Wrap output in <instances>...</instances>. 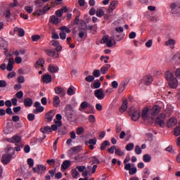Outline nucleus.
<instances>
[{"instance_id": "49", "label": "nucleus", "mask_w": 180, "mask_h": 180, "mask_svg": "<svg viewBox=\"0 0 180 180\" xmlns=\"http://www.w3.org/2000/svg\"><path fill=\"white\" fill-rule=\"evenodd\" d=\"M133 167H134V164L127 163L124 165V169L125 171H130Z\"/></svg>"}, {"instance_id": "56", "label": "nucleus", "mask_w": 180, "mask_h": 180, "mask_svg": "<svg viewBox=\"0 0 180 180\" xmlns=\"http://www.w3.org/2000/svg\"><path fill=\"white\" fill-rule=\"evenodd\" d=\"M73 13L76 15L75 18H77V19H79V17L81 16V11L77 8H75Z\"/></svg>"}, {"instance_id": "6", "label": "nucleus", "mask_w": 180, "mask_h": 180, "mask_svg": "<svg viewBox=\"0 0 180 180\" xmlns=\"http://www.w3.org/2000/svg\"><path fill=\"white\" fill-rule=\"evenodd\" d=\"M141 118L143 120H153V115H151V112L148 109V107H146L142 110Z\"/></svg>"}, {"instance_id": "50", "label": "nucleus", "mask_w": 180, "mask_h": 180, "mask_svg": "<svg viewBox=\"0 0 180 180\" xmlns=\"http://www.w3.org/2000/svg\"><path fill=\"white\" fill-rule=\"evenodd\" d=\"M44 13L43 12V10H41V9L36 10L34 11V13H32V15L34 16H36V15L40 16V15H44Z\"/></svg>"}, {"instance_id": "40", "label": "nucleus", "mask_w": 180, "mask_h": 180, "mask_svg": "<svg viewBox=\"0 0 180 180\" xmlns=\"http://www.w3.org/2000/svg\"><path fill=\"white\" fill-rule=\"evenodd\" d=\"M126 86H127V83L126 82H122V83L119 86V91L123 92L124 89H126Z\"/></svg>"}, {"instance_id": "12", "label": "nucleus", "mask_w": 180, "mask_h": 180, "mask_svg": "<svg viewBox=\"0 0 180 180\" xmlns=\"http://www.w3.org/2000/svg\"><path fill=\"white\" fill-rule=\"evenodd\" d=\"M25 53L26 51L25 50L15 51L14 52L15 56H17L15 59V61L17 64H20V63H22V58L19 57V56H23Z\"/></svg>"}, {"instance_id": "14", "label": "nucleus", "mask_w": 180, "mask_h": 180, "mask_svg": "<svg viewBox=\"0 0 180 180\" xmlns=\"http://www.w3.org/2000/svg\"><path fill=\"white\" fill-rule=\"evenodd\" d=\"M20 140H22V139L18 135H14L11 138L7 139V141H8V143H13L15 144V146L18 143H20Z\"/></svg>"}, {"instance_id": "53", "label": "nucleus", "mask_w": 180, "mask_h": 180, "mask_svg": "<svg viewBox=\"0 0 180 180\" xmlns=\"http://www.w3.org/2000/svg\"><path fill=\"white\" fill-rule=\"evenodd\" d=\"M137 173V167L135 166L132 167V168L129 170V175H134Z\"/></svg>"}, {"instance_id": "39", "label": "nucleus", "mask_w": 180, "mask_h": 180, "mask_svg": "<svg viewBox=\"0 0 180 180\" xmlns=\"http://www.w3.org/2000/svg\"><path fill=\"white\" fill-rule=\"evenodd\" d=\"M172 60L174 61V63H176V64H180V53H176L173 56Z\"/></svg>"}, {"instance_id": "20", "label": "nucleus", "mask_w": 180, "mask_h": 180, "mask_svg": "<svg viewBox=\"0 0 180 180\" xmlns=\"http://www.w3.org/2000/svg\"><path fill=\"white\" fill-rule=\"evenodd\" d=\"M65 113L67 117H71V116H72V107L70 105H66L65 108Z\"/></svg>"}, {"instance_id": "46", "label": "nucleus", "mask_w": 180, "mask_h": 180, "mask_svg": "<svg viewBox=\"0 0 180 180\" xmlns=\"http://www.w3.org/2000/svg\"><path fill=\"white\" fill-rule=\"evenodd\" d=\"M115 154L119 157H123V155H124V151L122 150L120 148H117L115 150Z\"/></svg>"}, {"instance_id": "64", "label": "nucleus", "mask_w": 180, "mask_h": 180, "mask_svg": "<svg viewBox=\"0 0 180 180\" xmlns=\"http://www.w3.org/2000/svg\"><path fill=\"white\" fill-rule=\"evenodd\" d=\"M174 74H175L177 79H180V69L179 68L176 70Z\"/></svg>"}, {"instance_id": "35", "label": "nucleus", "mask_w": 180, "mask_h": 180, "mask_svg": "<svg viewBox=\"0 0 180 180\" xmlns=\"http://www.w3.org/2000/svg\"><path fill=\"white\" fill-rule=\"evenodd\" d=\"M14 30L15 32L18 30V34L20 37H23V36H25V30L22 28L15 27Z\"/></svg>"}, {"instance_id": "48", "label": "nucleus", "mask_w": 180, "mask_h": 180, "mask_svg": "<svg viewBox=\"0 0 180 180\" xmlns=\"http://www.w3.org/2000/svg\"><path fill=\"white\" fill-rule=\"evenodd\" d=\"M96 16H98V18H102V16H103V15H105V12L102 9H98L96 11Z\"/></svg>"}, {"instance_id": "3", "label": "nucleus", "mask_w": 180, "mask_h": 180, "mask_svg": "<svg viewBox=\"0 0 180 180\" xmlns=\"http://www.w3.org/2000/svg\"><path fill=\"white\" fill-rule=\"evenodd\" d=\"M6 153H5L2 156L1 161L3 164H9L11 162V160H12V154H15V149L11 146H7V148L5 149Z\"/></svg>"}, {"instance_id": "9", "label": "nucleus", "mask_w": 180, "mask_h": 180, "mask_svg": "<svg viewBox=\"0 0 180 180\" xmlns=\"http://www.w3.org/2000/svg\"><path fill=\"white\" fill-rule=\"evenodd\" d=\"M170 8L172 13L174 15H180V4L179 3H172L170 5Z\"/></svg>"}, {"instance_id": "51", "label": "nucleus", "mask_w": 180, "mask_h": 180, "mask_svg": "<svg viewBox=\"0 0 180 180\" xmlns=\"http://www.w3.org/2000/svg\"><path fill=\"white\" fill-rule=\"evenodd\" d=\"M68 95H69L70 96H72V95H75V90H74V87H70L68 89L67 91Z\"/></svg>"}, {"instance_id": "37", "label": "nucleus", "mask_w": 180, "mask_h": 180, "mask_svg": "<svg viewBox=\"0 0 180 180\" xmlns=\"http://www.w3.org/2000/svg\"><path fill=\"white\" fill-rule=\"evenodd\" d=\"M89 106V103L86 101H83L79 106V110L82 111L84 109H86Z\"/></svg>"}, {"instance_id": "34", "label": "nucleus", "mask_w": 180, "mask_h": 180, "mask_svg": "<svg viewBox=\"0 0 180 180\" xmlns=\"http://www.w3.org/2000/svg\"><path fill=\"white\" fill-rule=\"evenodd\" d=\"M72 176L74 179H78L79 178V172H78L77 169H72Z\"/></svg>"}, {"instance_id": "57", "label": "nucleus", "mask_w": 180, "mask_h": 180, "mask_svg": "<svg viewBox=\"0 0 180 180\" xmlns=\"http://www.w3.org/2000/svg\"><path fill=\"white\" fill-rule=\"evenodd\" d=\"M111 86L114 88V89H117L119 88V82L115 80L111 82Z\"/></svg>"}, {"instance_id": "2", "label": "nucleus", "mask_w": 180, "mask_h": 180, "mask_svg": "<svg viewBox=\"0 0 180 180\" xmlns=\"http://www.w3.org/2000/svg\"><path fill=\"white\" fill-rule=\"evenodd\" d=\"M165 77L166 79L169 81V85L170 88L175 89V88L178 86V79L174 77V74H172L171 71L169 70L166 71L165 73Z\"/></svg>"}, {"instance_id": "38", "label": "nucleus", "mask_w": 180, "mask_h": 180, "mask_svg": "<svg viewBox=\"0 0 180 180\" xmlns=\"http://www.w3.org/2000/svg\"><path fill=\"white\" fill-rule=\"evenodd\" d=\"M108 146H110V142L109 141H105L104 142H103L100 148L101 151H103V150H106V147H108Z\"/></svg>"}, {"instance_id": "58", "label": "nucleus", "mask_w": 180, "mask_h": 180, "mask_svg": "<svg viewBox=\"0 0 180 180\" xmlns=\"http://www.w3.org/2000/svg\"><path fill=\"white\" fill-rule=\"evenodd\" d=\"M94 79H95V77L92 75H89L85 77V81H86L87 82H93Z\"/></svg>"}, {"instance_id": "30", "label": "nucleus", "mask_w": 180, "mask_h": 180, "mask_svg": "<svg viewBox=\"0 0 180 180\" xmlns=\"http://www.w3.org/2000/svg\"><path fill=\"white\" fill-rule=\"evenodd\" d=\"M56 117L58 121H56V120H54L55 124H57L59 127H61L63 124L61 122V119H63V116H61L60 114H57Z\"/></svg>"}, {"instance_id": "23", "label": "nucleus", "mask_w": 180, "mask_h": 180, "mask_svg": "<svg viewBox=\"0 0 180 180\" xmlns=\"http://www.w3.org/2000/svg\"><path fill=\"white\" fill-rule=\"evenodd\" d=\"M40 66L42 70H46V68H44V60L43 59H39L34 65L35 68H39Z\"/></svg>"}, {"instance_id": "36", "label": "nucleus", "mask_w": 180, "mask_h": 180, "mask_svg": "<svg viewBox=\"0 0 180 180\" xmlns=\"http://www.w3.org/2000/svg\"><path fill=\"white\" fill-rule=\"evenodd\" d=\"M49 22L53 25H58V18L56 15H51L49 19Z\"/></svg>"}, {"instance_id": "41", "label": "nucleus", "mask_w": 180, "mask_h": 180, "mask_svg": "<svg viewBox=\"0 0 180 180\" xmlns=\"http://www.w3.org/2000/svg\"><path fill=\"white\" fill-rule=\"evenodd\" d=\"M76 169L78 170L79 172H82V174H84V172L88 170V167L85 166H77Z\"/></svg>"}, {"instance_id": "32", "label": "nucleus", "mask_w": 180, "mask_h": 180, "mask_svg": "<svg viewBox=\"0 0 180 180\" xmlns=\"http://www.w3.org/2000/svg\"><path fill=\"white\" fill-rule=\"evenodd\" d=\"M49 72L55 73V72H58V67L54 65H50L49 66Z\"/></svg>"}, {"instance_id": "61", "label": "nucleus", "mask_w": 180, "mask_h": 180, "mask_svg": "<svg viewBox=\"0 0 180 180\" xmlns=\"http://www.w3.org/2000/svg\"><path fill=\"white\" fill-rule=\"evenodd\" d=\"M89 122H90V123H95V122H96V119L95 118V115H90L89 116Z\"/></svg>"}, {"instance_id": "47", "label": "nucleus", "mask_w": 180, "mask_h": 180, "mask_svg": "<svg viewBox=\"0 0 180 180\" xmlns=\"http://www.w3.org/2000/svg\"><path fill=\"white\" fill-rule=\"evenodd\" d=\"M143 160L144 162H150V161H151V156L148 154H146L143 156Z\"/></svg>"}, {"instance_id": "42", "label": "nucleus", "mask_w": 180, "mask_h": 180, "mask_svg": "<svg viewBox=\"0 0 180 180\" xmlns=\"http://www.w3.org/2000/svg\"><path fill=\"white\" fill-rule=\"evenodd\" d=\"M101 85L100 82H95L91 85V88H92V89H98V88H101Z\"/></svg>"}, {"instance_id": "4", "label": "nucleus", "mask_w": 180, "mask_h": 180, "mask_svg": "<svg viewBox=\"0 0 180 180\" xmlns=\"http://www.w3.org/2000/svg\"><path fill=\"white\" fill-rule=\"evenodd\" d=\"M129 110L130 112H132V120L134 122H137V120H139L141 116V111L140 110V108L136 106L130 107Z\"/></svg>"}, {"instance_id": "8", "label": "nucleus", "mask_w": 180, "mask_h": 180, "mask_svg": "<svg viewBox=\"0 0 180 180\" xmlns=\"http://www.w3.org/2000/svg\"><path fill=\"white\" fill-rule=\"evenodd\" d=\"M152 118L154 120L155 116L161 112V107L160 105H153L149 109Z\"/></svg>"}, {"instance_id": "1", "label": "nucleus", "mask_w": 180, "mask_h": 180, "mask_svg": "<svg viewBox=\"0 0 180 180\" xmlns=\"http://www.w3.org/2000/svg\"><path fill=\"white\" fill-rule=\"evenodd\" d=\"M121 39L117 35L110 37L109 35L103 36L101 44H106V46H115L117 42L120 41Z\"/></svg>"}, {"instance_id": "11", "label": "nucleus", "mask_w": 180, "mask_h": 180, "mask_svg": "<svg viewBox=\"0 0 180 180\" xmlns=\"http://www.w3.org/2000/svg\"><path fill=\"white\" fill-rule=\"evenodd\" d=\"M82 150V146H75L68 150V155L70 157H72L74 154H78V153L81 152Z\"/></svg>"}, {"instance_id": "43", "label": "nucleus", "mask_w": 180, "mask_h": 180, "mask_svg": "<svg viewBox=\"0 0 180 180\" xmlns=\"http://www.w3.org/2000/svg\"><path fill=\"white\" fill-rule=\"evenodd\" d=\"M60 31L63 32L64 33H70L71 30L68 28L67 26H62L60 27Z\"/></svg>"}, {"instance_id": "45", "label": "nucleus", "mask_w": 180, "mask_h": 180, "mask_svg": "<svg viewBox=\"0 0 180 180\" xmlns=\"http://www.w3.org/2000/svg\"><path fill=\"white\" fill-rule=\"evenodd\" d=\"M125 148L127 151H131V150L134 148V143H127V146H125Z\"/></svg>"}, {"instance_id": "52", "label": "nucleus", "mask_w": 180, "mask_h": 180, "mask_svg": "<svg viewBox=\"0 0 180 180\" xmlns=\"http://www.w3.org/2000/svg\"><path fill=\"white\" fill-rule=\"evenodd\" d=\"M175 40L169 39L167 41L165 42V46H175Z\"/></svg>"}, {"instance_id": "26", "label": "nucleus", "mask_w": 180, "mask_h": 180, "mask_svg": "<svg viewBox=\"0 0 180 180\" xmlns=\"http://www.w3.org/2000/svg\"><path fill=\"white\" fill-rule=\"evenodd\" d=\"M128 102L127 101H124L121 107L120 108V111L123 113V112H126L127 110V108H128Z\"/></svg>"}, {"instance_id": "63", "label": "nucleus", "mask_w": 180, "mask_h": 180, "mask_svg": "<svg viewBox=\"0 0 180 180\" xmlns=\"http://www.w3.org/2000/svg\"><path fill=\"white\" fill-rule=\"evenodd\" d=\"M18 84H24L25 83V77L19 76L17 79Z\"/></svg>"}, {"instance_id": "60", "label": "nucleus", "mask_w": 180, "mask_h": 180, "mask_svg": "<svg viewBox=\"0 0 180 180\" xmlns=\"http://www.w3.org/2000/svg\"><path fill=\"white\" fill-rule=\"evenodd\" d=\"M59 37L61 40H65V39L67 38V34L61 31L59 34Z\"/></svg>"}, {"instance_id": "62", "label": "nucleus", "mask_w": 180, "mask_h": 180, "mask_svg": "<svg viewBox=\"0 0 180 180\" xmlns=\"http://www.w3.org/2000/svg\"><path fill=\"white\" fill-rule=\"evenodd\" d=\"M174 136H180V127H176L174 131Z\"/></svg>"}, {"instance_id": "27", "label": "nucleus", "mask_w": 180, "mask_h": 180, "mask_svg": "<svg viewBox=\"0 0 180 180\" xmlns=\"http://www.w3.org/2000/svg\"><path fill=\"white\" fill-rule=\"evenodd\" d=\"M71 167V161L70 160H65L61 165V169H67Z\"/></svg>"}, {"instance_id": "33", "label": "nucleus", "mask_w": 180, "mask_h": 180, "mask_svg": "<svg viewBox=\"0 0 180 180\" xmlns=\"http://www.w3.org/2000/svg\"><path fill=\"white\" fill-rule=\"evenodd\" d=\"M41 132L44 134H46V133H51V127L46 126V127H42L41 128Z\"/></svg>"}, {"instance_id": "10", "label": "nucleus", "mask_w": 180, "mask_h": 180, "mask_svg": "<svg viewBox=\"0 0 180 180\" xmlns=\"http://www.w3.org/2000/svg\"><path fill=\"white\" fill-rule=\"evenodd\" d=\"M94 96L98 101H102L105 99V91L102 89H96L94 91Z\"/></svg>"}, {"instance_id": "7", "label": "nucleus", "mask_w": 180, "mask_h": 180, "mask_svg": "<svg viewBox=\"0 0 180 180\" xmlns=\"http://www.w3.org/2000/svg\"><path fill=\"white\" fill-rule=\"evenodd\" d=\"M165 117L167 115L164 113H160L156 118L155 122L157 124H160V127L165 126Z\"/></svg>"}, {"instance_id": "55", "label": "nucleus", "mask_w": 180, "mask_h": 180, "mask_svg": "<svg viewBox=\"0 0 180 180\" xmlns=\"http://www.w3.org/2000/svg\"><path fill=\"white\" fill-rule=\"evenodd\" d=\"M76 133L78 136H81V134H84V128L82 127H78L76 130Z\"/></svg>"}, {"instance_id": "22", "label": "nucleus", "mask_w": 180, "mask_h": 180, "mask_svg": "<svg viewBox=\"0 0 180 180\" xmlns=\"http://www.w3.org/2000/svg\"><path fill=\"white\" fill-rule=\"evenodd\" d=\"M176 123L178 121L175 118H170L167 122V127H174Z\"/></svg>"}, {"instance_id": "44", "label": "nucleus", "mask_w": 180, "mask_h": 180, "mask_svg": "<svg viewBox=\"0 0 180 180\" xmlns=\"http://www.w3.org/2000/svg\"><path fill=\"white\" fill-rule=\"evenodd\" d=\"M86 27L87 30H93V32H96V30H98V27L96 26V25H86Z\"/></svg>"}, {"instance_id": "13", "label": "nucleus", "mask_w": 180, "mask_h": 180, "mask_svg": "<svg viewBox=\"0 0 180 180\" xmlns=\"http://www.w3.org/2000/svg\"><path fill=\"white\" fill-rule=\"evenodd\" d=\"M34 107L36 108V109L33 110V112L36 115H37V113H41V112L44 111V107L41 106V104L39 101H36L34 103Z\"/></svg>"}, {"instance_id": "16", "label": "nucleus", "mask_w": 180, "mask_h": 180, "mask_svg": "<svg viewBox=\"0 0 180 180\" xmlns=\"http://www.w3.org/2000/svg\"><path fill=\"white\" fill-rule=\"evenodd\" d=\"M85 144L86 146H89L90 150H94V148H95L94 146L96 144V138L89 139L88 141L85 142Z\"/></svg>"}, {"instance_id": "5", "label": "nucleus", "mask_w": 180, "mask_h": 180, "mask_svg": "<svg viewBox=\"0 0 180 180\" xmlns=\"http://www.w3.org/2000/svg\"><path fill=\"white\" fill-rule=\"evenodd\" d=\"M96 168H98V165H94L93 166L92 170L91 172V166H88L87 170H86L85 172H84L82 173V176H84V178H80V179H79V180H88V176H91V175H92V174H95V172H96Z\"/></svg>"}, {"instance_id": "25", "label": "nucleus", "mask_w": 180, "mask_h": 180, "mask_svg": "<svg viewBox=\"0 0 180 180\" xmlns=\"http://www.w3.org/2000/svg\"><path fill=\"white\" fill-rule=\"evenodd\" d=\"M15 63V60L13 58H10L8 60V63L7 65L6 70L7 71H12L13 70V63Z\"/></svg>"}, {"instance_id": "28", "label": "nucleus", "mask_w": 180, "mask_h": 180, "mask_svg": "<svg viewBox=\"0 0 180 180\" xmlns=\"http://www.w3.org/2000/svg\"><path fill=\"white\" fill-rule=\"evenodd\" d=\"M110 64H108L106 66H102L100 69V71L101 72V74L105 75V74H108V71H109V70L110 69Z\"/></svg>"}, {"instance_id": "24", "label": "nucleus", "mask_w": 180, "mask_h": 180, "mask_svg": "<svg viewBox=\"0 0 180 180\" xmlns=\"http://www.w3.org/2000/svg\"><path fill=\"white\" fill-rule=\"evenodd\" d=\"M61 101L60 100V97L58 96H55L53 99V105L55 108H58L60 106Z\"/></svg>"}, {"instance_id": "54", "label": "nucleus", "mask_w": 180, "mask_h": 180, "mask_svg": "<svg viewBox=\"0 0 180 180\" xmlns=\"http://www.w3.org/2000/svg\"><path fill=\"white\" fill-rule=\"evenodd\" d=\"M101 70L96 69L93 71V75L94 77H96V78H99V76L101 75Z\"/></svg>"}, {"instance_id": "18", "label": "nucleus", "mask_w": 180, "mask_h": 180, "mask_svg": "<svg viewBox=\"0 0 180 180\" xmlns=\"http://www.w3.org/2000/svg\"><path fill=\"white\" fill-rule=\"evenodd\" d=\"M55 93L56 95H59V96H65V90L63 89V87L58 86L55 88Z\"/></svg>"}, {"instance_id": "31", "label": "nucleus", "mask_w": 180, "mask_h": 180, "mask_svg": "<svg viewBox=\"0 0 180 180\" xmlns=\"http://www.w3.org/2000/svg\"><path fill=\"white\" fill-rule=\"evenodd\" d=\"M42 81L45 84H50L51 82V75H45L42 77Z\"/></svg>"}, {"instance_id": "59", "label": "nucleus", "mask_w": 180, "mask_h": 180, "mask_svg": "<svg viewBox=\"0 0 180 180\" xmlns=\"http://www.w3.org/2000/svg\"><path fill=\"white\" fill-rule=\"evenodd\" d=\"M135 153H136V154H137V155H140V154H141L142 150H141V148L140 147V146H135Z\"/></svg>"}, {"instance_id": "15", "label": "nucleus", "mask_w": 180, "mask_h": 180, "mask_svg": "<svg viewBox=\"0 0 180 180\" xmlns=\"http://www.w3.org/2000/svg\"><path fill=\"white\" fill-rule=\"evenodd\" d=\"M151 82H153V76L151 75H146L141 80V84L145 85H150Z\"/></svg>"}, {"instance_id": "21", "label": "nucleus", "mask_w": 180, "mask_h": 180, "mask_svg": "<svg viewBox=\"0 0 180 180\" xmlns=\"http://www.w3.org/2000/svg\"><path fill=\"white\" fill-rule=\"evenodd\" d=\"M46 53L48 56H50V57H53V58H57L59 56L58 53L56 52V51L53 49H46Z\"/></svg>"}, {"instance_id": "19", "label": "nucleus", "mask_w": 180, "mask_h": 180, "mask_svg": "<svg viewBox=\"0 0 180 180\" xmlns=\"http://www.w3.org/2000/svg\"><path fill=\"white\" fill-rule=\"evenodd\" d=\"M55 115H56V111L51 110L45 115V119H46V120H48V122H51V120H53V117H54Z\"/></svg>"}, {"instance_id": "17", "label": "nucleus", "mask_w": 180, "mask_h": 180, "mask_svg": "<svg viewBox=\"0 0 180 180\" xmlns=\"http://www.w3.org/2000/svg\"><path fill=\"white\" fill-rule=\"evenodd\" d=\"M118 4H119V1H112L108 6V12L109 13H112V12H113V11H115V9H116V6H117Z\"/></svg>"}, {"instance_id": "29", "label": "nucleus", "mask_w": 180, "mask_h": 180, "mask_svg": "<svg viewBox=\"0 0 180 180\" xmlns=\"http://www.w3.org/2000/svg\"><path fill=\"white\" fill-rule=\"evenodd\" d=\"M24 105L26 106V108H30L32 105H33V100L30 98H26L24 100Z\"/></svg>"}]
</instances>
